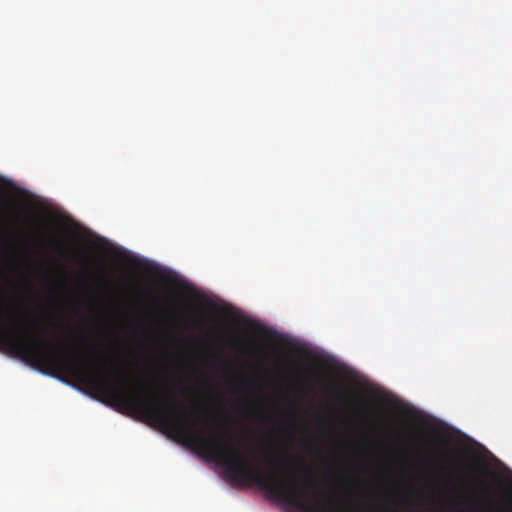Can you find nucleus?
<instances>
[{
    "instance_id": "obj_1",
    "label": "nucleus",
    "mask_w": 512,
    "mask_h": 512,
    "mask_svg": "<svg viewBox=\"0 0 512 512\" xmlns=\"http://www.w3.org/2000/svg\"><path fill=\"white\" fill-rule=\"evenodd\" d=\"M52 242H53L56 250L62 253L63 248H64L63 242L56 238H52Z\"/></svg>"
},
{
    "instance_id": "obj_2",
    "label": "nucleus",
    "mask_w": 512,
    "mask_h": 512,
    "mask_svg": "<svg viewBox=\"0 0 512 512\" xmlns=\"http://www.w3.org/2000/svg\"><path fill=\"white\" fill-rule=\"evenodd\" d=\"M305 484H306V486H311L312 485V481L311 480H306Z\"/></svg>"
}]
</instances>
